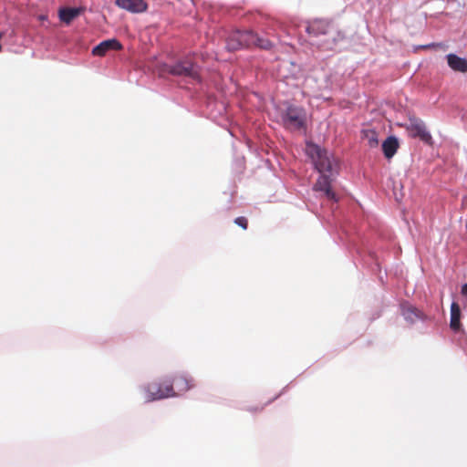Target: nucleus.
I'll use <instances>...</instances> for the list:
<instances>
[{
    "label": "nucleus",
    "instance_id": "nucleus-1",
    "mask_svg": "<svg viewBox=\"0 0 467 467\" xmlns=\"http://www.w3.org/2000/svg\"><path fill=\"white\" fill-rule=\"evenodd\" d=\"M306 154L312 159L315 168L320 173L314 190L322 192L330 201L337 202L336 193L331 190V182L337 175L338 162L334 155L327 150L321 149L314 143H307Z\"/></svg>",
    "mask_w": 467,
    "mask_h": 467
},
{
    "label": "nucleus",
    "instance_id": "nucleus-2",
    "mask_svg": "<svg viewBox=\"0 0 467 467\" xmlns=\"http://www.w3.org/2000/svg\"><path fill=\"white\" fill-rule=\"evenodd\" d=\"M306 32L310 45L324 50L336 49L344 39V35L337 28L322 19L309 22L306 26Z\"/></svg>",
    "mask_w": 467,
    "mask_h": 467
},
{
    "label": "nucleus",
    "instance_id": "nucleus-3",
    "mask_svg": "<svg viewBox=\"0 0 467 467\" xmlns=\"http://www.w3.org/2000/svg\"><path fill=\"white\" fill-rule=\"evenodd\" d=\"M140 390L147 402L176 397V392L169 378L164 379L162 381H154L141 385Z\"/></svg>",
    "mask_w": 467,
    "mask_h": 467
},
{
    "label": "nucleus",
    "instance_id": "nucleus-4",
    "mask_svg": "<svg viewBox=\"0 0 467 467\" xmlns=\"http://www.w3.org/2000/svg\"><path fill=\"white\" fill-rule=\"evenodd\" d=\"M283 125L291 130H297L306 126V113L302 107L289 105L281 113Z\"/></svg>",
    "mask_w": 467,
    "mask_h": 467
},
{
    "label": "nucleus",
    "instance_id": "nucleus-5",
    "mask_svg": "<svg viewBox=\"0 0 467 467\" xmlns=\"http://www.w3.org/2000/svg\"><path fill=\"white\" fill-rule=\"evenodd\" d=\"M400 126L407 130L409 136L411 138H418L429 145L432 144V137L422 119L414 116L410 117L408 120L400 124Z\"/></svg>",
    "mask_w": 467,
    "mask_h": 467
},
{
    "label": "nucleus",
    "instance_id": "nucleus-6",
    "mask_svg": "<svg viewBox=\"0 0 467 467\" xmlns=\"http://www.w3.org/2000/svg\"><path fill=\"white\" fill-rule=\"evenodd\" d=\"M250 38H253L252 31H234L226 40V48L235 51L243 47H250Z\"/></svg>",
    "mask_w": 467,
    "mask_h": 467
},
{
    "label": "nucleus",
    "instance_id": "nucleus-7",
    "mask_svg": "<svg viewBox=\"0 0 467 467\" xmlns=\"http://www.w3.org/2000/svg\"><path fill=\"white\" fill-rule=\"evenodd\" d=\"M166 70L172 75L190 77L194 79L198 78L197 67L190 60H182L173 66H168Z\"/></svg>",
    "mask_w": 467,
    "mask_h": 467
},
{
    "label": "nucleus",
    "instance_id": "nucleus-8",
    "mask_svg": "<svg viewBox=\"0 0 467 467\" xmlns=\"http://www.w3.org/2000/svg\"><path fill=\"white\" fill-rule=\"evenodd\" d=\"M170 382L173 386L176 396H179L194 387V379L185 372L175 374L172 379H170Z\"/></svg>",
    "mask_w": 467,
    "mask_h": 467
},
{
    "label": "nucleus",
    "instance_id": "nucleus-9",
    "mask_svg": "<svg viewBox=\"0 0 467 467\" xmlns=\"http://www.w3.org/2000/svg\"><path fill=\"white\" fill-rule=\"evenodd\" d=\"M115 4L119 8L133 14L143 13L148 7L144 0H116Z\"/></svg>",
    "mask_w": 467,
    "mask_h": 467
},
{
    "label": "nucleus",
    "instance_id": "nucleus-10",
    "mask_svg": "<svg viewBox=\"0 0 467 467\" xmlns=\"http://www.w3.org/2000/svg\"><path fill=\"white\" fill-rule=\"evenodd\" d=\"M401 315L410 324L425 319V316L420 310L408 304L401 305Z\"/></svg>",
    "mask_w": 467,
    "mask_h": 467
},
{
    "label": "nucleus",
    "instance_id": "nucleus-11",
    "mask_svg": "<svg viewBox=\"0 0 467 467\" xmlns=\"http://www.w3.org/2000/svg\"><path fill=\"white\" fill-rule=\"evenodd\" d=\"M448 66L453 71L465 73L467 72V59L455 54H448L446 56Z\"/></svg>",
    "mask_w": 467,
    "mask_h": 467
},
{
    "label": "nucleus",
    "instance_id": "nucleus-12",
    "mask_svg": "<svg viewBox=\"0 0 467 467\" xmlns=\"http://www.w3.org/2000/svg\"><path fill=\"white\" fill-rule=\"evenodd\" d=\"M120 44L116 39H109L102 41L92 49V54L95 56H104L109 49H119Z\"/></svg>",
    "mask_w": 467,
    "mask_h": 467
},
{
    "label": "nucleus",
    "instance_id": "nucleus-13",
    "mask_svg": "<svg viewBox=\"0 0 467 467\" xmlns=\"http://www.w3.org/2000/svg\"><path fill=\"white\" fill-rule=\"evenodd\" d=\"M450 327L451 328L457 332L461 329V308L456 302H452L451 305V319H450Z\"/></svg>",
    "mask_w": 467,
    "mask_h": 467
},
{
    "label": "nucleus",
    "instance_id": "nucleus-14",
    "mask_svg": "<svg viewBox=\"0 0 467 467\" xmlns=\"http://www.w3.org/2000/svg\"><path fill=\"white\" fill-rule=\"evenodd\" d=\"M81 8H61L58 11L59 19L66 23L70 24L76 17L80 15Z\"/></svg>",
    "mask_w": 467,
    "mask_h": 467
},
{
    "label": "nucleus",
    "instance_id": "nucleus-15",
    "mask_svg": "<svg viewBox=\"0 0 467 467\" xmlns=\"http://www.w3.org/2000/svg\"><path fill=\"white\" fill-rule=\"evenodd\" d=\"M399 147L398 140L393 137H388L387 140L382 143V150L386 158L389 159L393 157Z\"/></svg>",
    "mask_w": 467,
    "mask_h": 467
},
{
    "label": "nucleus",
    "instance_id": "nucleus-16",
    "mask_svg": "<svg viewBox=\"0 0 467 467\" xmlns=\"http://www.w3.org/2000/svg\"><path fill=\"white\" fill-rule=\"evenodd\" d=\"M250 47L255 46L262 49H270L272 47V43L269 39L265 38L263 36H259L258 35L253 32V38H250Z\"/></svg>",
    "mask_w": 467,
    "mask_h": 467
},
{
    "label": "nucleus",
    "instance_id": "nucleus-17",
    "mask_svg": "<svg viewBox=\"0 0 467 467\" xmlns=\"http://www.w3.org/2000/svg\"><path fill=\"white\" fill-rule=\"evenodd\" d=\"M365 137L368 140V143L370 147H376L379 144L377 134L374 131H366Z\"/></svg>",
    "mask_w": 467,
    "mask_h": 467
},
{
    "label": "nucleus",
    "instance_id": "nucleus-18",
    "mask_svg": "<svg viewBox=\"0 0 467 467\" xmlns=\"http://www.w3.org/2000/svg\"><path fill=\"white\" fill-rule=\"evenodd\" d=\"M234 223L244 230L247 228V220L244 217H237Z\"/></svg>",
    "mask_w": 467,
    "mask_h": 467
},
{
    "label": "nucleus",
    "instance_id": "nucleus-19",
    "mask_svg": "<svg viewBox=\"0 0 467 467\" xmlns=\"http://www.w3.org/2000/svg\"><path fill=\"white\" fill-rule=\"evenodd\" d=\"M462 295L465 297L466 303L464 304V308H467V283L464 284L462 287Z\"/></svg>",
    "mask_w": 467,
    "mask_h": 467
},
{
    "label": "nucleus",
    "instance_id": "nucleus-20",
    "mask_svg": "<svg viewBox=\"0 0 467 467\" xmlns=\"http://www.w3.org/2000/svg\"><path fill=\"white\" fill-rule=\"evenodd\" d=\"M442 47V44L439 43V44H429V45H424V46H420L421 48H428V47Z\"/></svg>",
    "mask_w": 467,
    "mask_h": 467
}]
</instances>
